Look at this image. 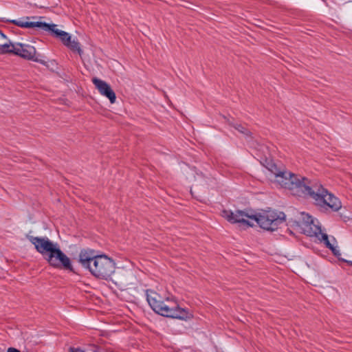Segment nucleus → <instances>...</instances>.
Masks as SVG:
<instances>
[{
  "label": "nucleus",
  "mask_w": 352,
  "mask_h": 352,
  "mask_svg": "<svg viewBox=\"0 0 352 352\" xmlns=\"http://www.w3.org/2000/svg\"><path fill=\"white\" fill-rule=\"evenodd\" d=\"M276 182L284 188L288 189L293 195L307 197L314 181L287 170L278 173Z\"/></svg>",
  "instance_id": "20e7f679"
},
{
  "label": "nucleus",
  "mask_w": 352,
  "mask_h": 352,
  "mask_svg": "<svg viewBox=\"0 0 352 352\" xmlns=\"http://www.w3.org/2000/svg\"><path fill=\"white\" fill-rule=\"evenodd\" d=\"M223 217L232 223H240L248 227H252L256 222L261 228L274 231L278 226L285 221V214L283 212L274 210H262L257 214H250L243 210H236L232 212L230 210H223Z\"/></svg>",
  "instance_id": "f257e3e1"
},
{
  "label": "nucleus",
  "mask_w": 352,
  "mask_h": 352,
  "mask_svg": "<svg viewBox=\"0 0 352 352\" xmlns=\"http://www.w3.org/2000/svg\"><path fill=\"white\" fill-rule=\"evenodd\" d=\"M307 198L312 199L316 205L321 207H329L335 212L342 208V203L339 199L317 182H313Z\"/></svg>",
  "instance_id": "39448f33"
},
{
  "label": "nucleus",
  "mask_w": 352,
  "mask_h": 352,
  "mask_svg": "<svg viewBox=\"0 0 352 352\" xmlns=\"http://www.w3.org/2000/svg\"><path fill=\"white\" fill-rule=\"evenodd\" d=\"M28 239L34 245L36 251L41 254L45 258L58 245V243H53L47 237L28 236Z\"/></svg>",
  "instance_id": "9d476101"
},
{
  "label": "nucleus",
  "mask_w": 352,
  "mask_h": 352,
  "mask_svg": "<svg viewBox=\"0 0 352 352\" xmlns=\"http://www.w3.org/2000/svg\"><path fill=\"white\" fill-rule=\"evenodd\" d=\"M45 260L51 266L55 268H63L73 271L70 258L60 249L58 245L48 256L45 257Z\"/></svg>",
  "instance_id": "6e6552de"
},
{
  "label": "nucleus",
  "mask_w": 352,
  "mask_h": 352,
  "mask_svg": "<svg viewBox=\"0 0 352 352\" xmlns=\"http://www.w3.org/2000/svg\"><path fill=\"white\" fill-rule=\"evenodd\" d=\"M230 124L233 128H234L236 130H237L239 133L244 135V136L245 138H251L252 133L244 125H242L241 124H234V123H230Z\"/></svg>",
  "instance_id": "ddd939ff"
},
{
  "label": "nucleus",
  "mask_w": 352,
  "mask_h": 352,
  "mask_svg": "<svg viewBox=\"0 0 352 352\" xmlns=\"http://www.w3.org/2000/svg\"><path fill=\"white\" fill-rule=\"evenodd\" d=\"M146 300L151 309L157 314L168 318L186 320L188 318L186 309L181 308L174 298L163 300L159 294L151 289L146 291Z\"/></svg>",
  "instance_id": "7ed1b4c3"
},
{
  "label": "nucleus",
  "mask_w": 352,
  "mask_h": 352,
  "mask_svg": "<svg viewBox=\"0 0 352 352\" xmlns=\"http://www.w3.org/2000/svg\"><path fill=\"white\" fill-rule=\"evenodd\" d=\"M69 352H85L82 349L80 348H75V347H70L69 349Z\"/></svg>",
  "instance_id": "dca6fc26"
},
{
  "label": "nucleus",
  "mask_w": 352,
  "mask_h": 352,
  "mask_svg": "<svg viewBox=\"0 0 352 352\" xmlns=\"http://www.w3.org/2000/svg\"><path fill=\"white\" fill-rule=\"evenodd\" d=\"M12 42H7V38L6 36L0 32V54H9L11 51V47L12 45Z\"/></svg>",
  "instance_id": "f8f14e48"
},
{
  "label": "nucleus",
  "mask_w": 352,
  "mask_h": 352,
  "mask_svg": "<svg viewBox=\"0 0 352 352\" xmlns=\"http://www.w3.org/2000/svg\"><path fill=\"white\" fill-rule=\"evenodd\" d=\"M7 352H21V351L16 349L10 347L8 349Z\"/></svg>",
  "instance_id": "f3484780"
},
{
  "label": "nucleus",
  "mask_w": 352,
  "mask_h": 352,
  "mask_svg": "<svg viewBox=\"0 0 352 352\" xmlns=\"http://www.w3.org/2000/svg\"><path fill=\"white\" fill-rule=\"evenodd\" d=\"M30 19V17L26 16L18 20H8V21L23 28H38L43 31L50 32L52 33L55 37L60 38L65 45H66L72 38L69 33L56 29V25L55 24H49L41 21H29Z\"/></svg>",
  "instance_id": "423d86ee"
},
{
  "label": "nucleus",
  "mask_w": 352,
  "mask_h": 352,
  "mask_svg": "<svg viewBox=\"0 0 352 352\" xmlns=\"http://www.w3.org/2000/svg\"><path fill=\"white\" fill-rule=\"evenodd\" d=\"M10 50L9 54L19 56L25 60H34L43 65L46 64L45 61L36 57V51L35 47L29 44L13 43Z\"/></svg>",
  "instance_id": "1a4fd4ad"
},
{
  "label": "nucleus",
  "mask_w": 352,
  "mask_h": 352,
  "mask_svg": "<svg viewBox=\"0 0 352 352\" xmlns=\"http://www.w3.org/2000/svg\"><path fill=\"white\" fill-rule=\"evenodd\" d=\"M346 262L349 265L352 266V261H346Z\"/></svg>",
  "instance_id": "a211bd4d"
},
{
  "label": "nucleus",
  "mask_w": 352,
  "mask_h": 352,
  "mask_svg": "<svg viewBox=\"0 0 352 352\" xmlns=\"http://www.w3.org/2000/svg\"><path fill=\"white\" fill-rule=\"evenodd\" d=\"M65 46H67L68 48H69L73 52H78V54L79 55H81V54L82 53V51L80 48V45L76 40H74V39L73 41L70 40L68 42V43H67V45Z\"/></svg>",
  "instance_id": "4468645a"
},
{
  "label": "nucleus",
  "mask_w": 352,
  "mask_h": 352,
  "mask_svg": "<svg viewBox=\"0 0 352 352\" xmlns=\"http://www.w3.org/2000/svg\"><path fill=\"white\" fill-rule=\"evenodd\" d=\"M91 81L102 96L107 98L111 104L116 102V94L107 82L96 77L93 78Z\"/></svg>",
  "instance_id": "9b49d317"
},
{
  "label": "nucleus",
  "mask_w": 352,
  "mask_h": 352,
  "mask_svg": "<svg viewBox=\"0 0 352 352\" xmlns=\"http://www.w3.org/2000/svg\"><path fill=\"white\" fill-rule=\"evenodd\" d=\"M302 229L305 234L310 236H316L320 242H322L327 248L330 249L334 254H336V249L329 240L328 235L322 233L320 226L318 224V220L314 219L308 214L302 213Z\"/></svg>",
  "instance_id": "0eeeda50"
},
{
  "label": "nucleus",
  "mask_w": 352,
  "mask_h": 352,
  "mask_svg": "<svg viewBox=\"0 0 352 352\" xmlns=\"http://www.w3.org/2000/svg\"><path fill=\"white\" fill-rule=\"evenodd\" d=\"M268 169L275 175V179L278 176V173L282 171L281 170L278 168L277 166L275 164H270Z\"/></svg>",
  "instance_id": "2eb2a0df"
},
{
  "label": "nucleus",
  "mask_w": 352,
  "mask_h": 352,
  "mask_svg": "<svg viewBox=\"0 0 352 352\" xmlns=\"http://www.w3.org/2000/svg\"><path fill=\"white\" fill-rule=\"evenodd\" d=\"M78 263L96 278L113 280L112 276L116 271V263L107 255L97 254L92 249L84 248L80 251Z\"/></svg>",
  "instance_id": "f03ea898"
}]
</instances>
